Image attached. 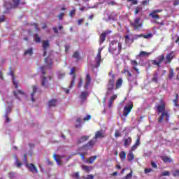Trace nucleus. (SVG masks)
I'll return each mask as SVG.
<instances>
[{"label": "nucleus", "instance_id": "nucleus-1", "mask_svg": "<svg viewBox=\"0 0 179 179\" xmlns=\"http://www.w3.org/2000/svg\"><path fill=\"white\" fill-rule=\"evenodd\" d=\"M176 58V53L172 51L168 53L165 57L164 55L162 54L161 55L157 57V60L154 59L151 61V64L152 65H156L158 66V68H160L162 66V63L164 62L165 65H167L169 64H171L173 59Z\"/></svg>", "mask_w": 179, "mask_h": 179}, {"label": "nucleus", "instance_id": "nucleus-2", "mask_svg": "<svg viewBox=\"0 0 179 179\" xmlns=\"http://www.w3.org/2000/svg\"><path fill=\"white\" fill-rule=\"evenodd\" d=\"M162 12H163V10L162 9L154 10L149 14V16L152 17V19H154L153 23H155V24H159V26H164V22L162 21L159 22V21H157L159 20V19H160V16H159V14L157 13H160Z\"/></svg>", "mask_w": 179, "mask_h": 179}, {"label": "nucleus", "instance_id": "nucleus-3", "mask_svg": "<svg viewBox=\"0 0 179 179\" xmlns=\"http://www.w3.org/2000/svg\"><path fill=\"white\" fill-rule=\"evenodd\" d=\"M54 62H52V59L50 58V57H48L45 58L44 64L45 66H41V70L43 75H45V68H48V69H51L52 68V64Z\"/></svg>", "mask_w": 179, "mask_h": 179}, {"label": "nucleus", "instance_id": "nucleus-4", "mask_svg": "<svg viewBox=\"0 0 179 179\" xmlns=\"http://www.w3.org/2000/svg\"><path fill=\"white\" fill-rule=\"evenodd\" d=\"M97 142V140H91L86 145H84L83 147L79 148L78 150H89V149H92L94 145H96V143Z\"/></svg>", "mask_w": 179, "mask_h": 179}, {"label": "nucleus", "instance_id": "nucleus-5", "mask_svg": "<svg viewBox=\"0 0 179 179\" xmlns=\"http://www.w3.org/2000/svg\"><path fill=\"white\" fill-rule=\"evenodd\" d=\"M13 6L12 3L9 2L4 3V7L9 10V9H12V8H17L19 6V3H20V0H13Z\"/></svg>", "mask_w": 179, "mask_h": 179}, {"label": "nucleus", "instance_id": "nucleus-6", "mask_svg": "<svg viewBox=\"0 0 179 179\" xmlns=\"http://www.w3.org/2000/svg\"><path fill=\"white\" fill-rule=\"evenodd\" d=\"M101 51H103L102 48L98 49V53L95 57L96 64L94 65V68H100V64L101 63Z\"/></svg>", "mask_w": 179, "mask_h": 179}, {"label": "nucleus", "instance_id": "nucleus-7", "mask_svg": "<svg viewBox=\"0 0 179 179\" xmlns=\"http://www.w3.org/2000/svg\"><path fill=\"white\" fill-rule=\"evenodd\" d=\"M75 71H76V67H73L71 69L70 75H72L73 80H72L70 85L69 86V89H72V87H73V86H75V85H76V83L75 82V80H76V74H75Z\"/></svg>", "mask_w": 179, "mask_h": 179}, {"label": "nucleus", "instance_id": "nucleus-8", "mask_svg": "<svg viewBox=\"0 0 179 179\" xmlns=\"http://www.w3.org/2000/svg\"><path fill=\"white\" fill-rule=\"evenodd\" d=\"M111 33H113L111 30H107L101 33L99 36V44H103V43L106 41V38L107 37V36H108V34H111Z\"/></svg>", "mask_w": 179, "mask_h": 179}, {"label": "nucleus", "instance_id": "nucleus-9", "mask_svg": "<svg viewBox=\"0 0 179 179\" xmlns=\"http://www.w3.org/2000/svg\"><path fill=\"white\" fill-rule=\"evenodd\" d=\"M131 27H134L135 30H138L142 27V23H141V18H136L134 22H131Z\"/></svg>", "mask_w": 179, "mask_h": 179}, {"label": "nucleus", "instance_id": "nucleus-10", "mask_svg": "<svg viewBox=\"0 0 179 179\" xmlns=\"http://www.w3.org/2000/svg\"><path fill=\"white\" fill-rule=\"evenodd\" d=\"M115 86V83H112L110 81H108V83L106 85V96H108L113 90H114V87Z\"/></svg>", "mask_w": 179, "mask_h": 179}, {"label": "nucleus", "instance_id": "nucleus-11", "mask_svg": "<svg viewBox=\"0 0 179 179\" xmlns=\"http://www.w3.org/2000/svg\"><path fill=\"white\" fill-rule=\"evenodd\" d=\"M164 117L165 121H166V122H169V120H170V114H169L167 111H166L165 113H162V115L159 116V117L158 118V122H163V121H164Z\"/></svg>", "mask_w": 179, "mask_h": 179}, {"label": "nucleus", "instance_id": "nucleus-12", "mask_svg": "<svg viewBox=\"0 0 179 179\" xmlns=\"http://www.w3.org/2000/svg\"><path fill=\"white\" fill-rule=\"evenodd\" d=\"M26 167H27L29 171L33 174H37V173H38V169H37V167H36V165L34 164H26Z\"/></svg>", "mask_w": 179, "mask_h": 179}, {"label": "nucleus", "instance_id": "nucleus-13", "mask_svg": "<svg viewBox=\"0 0 179 179\" xmlns=\"http://www.w3.org/2000/svg\"><path fill=\"white\" fill-rule=\"evenodd\" d=\"M132 108H134L133 103H131L128 106H124L123 110V115H124V117H128V115L129 114V113H131Z\"/></svg>", "mask_w": 179, "mask_h": 179}, {"label": "nucleus", "instance_id": "nucleus-14", "mask_svg": "<svg viewBox=\"0 0 179 179\" xmlns=\"http://www.w3.org/2000/svg\"><path fill=\"white\" fill-rule=\"evenodd\" d=\"M102 138H106V133H104L102 130L97 131L95 133V136L94 137V139H101Z\"/></svg>", "mask_w": 179, "mask_h": 179}, {"label": "nucleus", "instance_id": "nucleus-15", "mask_svg": "<svg viewBox=\"0 0 179 179\" xmlns=\"http://www.w3.org/2000/svg\"><path fill=\"white\" fill-rule=\"evenodd\" d=\"M41 86L44 87V89H48V86H50V84H48V80H47V77L45 76L42 77Z\"/></svg>", "mask_w": 179, "mask_h": 179}, {"label": "nucleus", "instance_id": "nucleus-16", "mask_svg": "<svg viewBox=\"0 0 179 179\" xmlns=\"http://www.w3.org/2000/svg\"><path fill=\"white\" fill-rule=\"evenodd\" d=\"M86 83L84 85V89L85 90H87L89 89V86L90 85V83H92V78L90 77V74L86 75Z\"/></svg>", "mask_w": 179, "mask_h": 179}, {"label": "nucleus", "instance_id": "nucleus-17", "mask_svg": "<svg viewBox=\"0 0 179 179\" xmlns=\"http://www.w3.org/2000/svg\"><path fill=\"white\" fill-rule=\"evenodd\" d=\"M157 110L159 113L163 114V113H166V104L164 103H162L161 105H158L157 107Z\"/></svg>", "mask_w": 179, "mask_h": 179}, {"label": "nucleus", "instance_id": "nucleus-18", "mask_svg": "<svg viewBox=\"0 0 179 179\" xmlns=\"http://www.w3.org/2000/svg\"><path fill=\"white\" fill-rule=\"evenodd\" d=\"M89 96V92H82L80 95V99H81V102L83 103V101H86V99Z\"/></svg>", "mask_w": 179, "mask_h": 179}, {"label": "nucleus", "instance_id": "nucleus-19", "mask_svg": "<svg viewBox=\"0 0 179 179\" xmlns=\"http://www.w3.org/2000/svg\"><path fill=\"white\" fill-rule=\"evenodd\" d=\"M122 83H124V80L121 78H118L115 83V90L121 89V87H122Z\"/></svg>", "mask_w": 179, "mask_h": 179}, {"label": "nucleus", "instance_id": "nucleus-20", "mask_svg": "<svg viewBox=\"0 0 179 179\" xmlns=\"http://www.w3.org/2000/svg\"><path fill=\"white\" fill-rule=\"evenodd\" d=\"M58 103V101L57 99H50L48 102V107H57V103Z\"/></svg>", "mask_w": 179, "mask_h": 179}, {"label": "nucleus", "instance_id": "nucleus-21", "mask_svg": "<svg viewBox=\"0 0 179 179\" xmlns=\"http://www.w3.org/2000/svg\"><path fill=\"white\" fill-rule=\"evenodd\" d=\"M9 73L13 78V83L14 86H15V89H17V87H19V84L17 83V81H16V77L15 76V74H13V71H10Z\"/></svg>", "mask_w": 179, "mask_h": 179}, {"label": "nucleus", "instance_id": "nucleus-22", "mask_svg": "<svg viewBox=\"0 0 179 179\" xmlns=\"http://www.w3.org/2000/svg\"><path fill=\"white\" fill-rule=\"evenodd\" d=\"M151 82H154L157 85H159V73L155 72L153 74V77L151 79Z\"/></svg>", "mask_w": 179, "mask_h": 179}, {"label": "nucleus", "instance_id": "nucleus-23", "mask_svg": "<svg viewBox=\"0 0 179 179\" xmlns=\"http://www.w3.org/2000/svg\"><path fill=\"white\" fill-rule=\"evenodd\" d=\"M109 79L108 82H112L113 83H115V75L113 71H110L108 73Z\"/></svg>", "mask_w": 179, "mask_h": 179}, {"label": "nucleus", "instance_id": "nucleus-24", "mask_svg": "<svg viewBox=\"0 0 179 179\" xmlns=\"http://www.w3.org/2000/svg\"><path fill=\"white\" fill-rule=\"evenodd\" d=\"M90 136H83L80 138H79L77 141L78 145H80V143H83V142H86L89 140Z\"/></svg>", "mask_w": 179, "mask_h": 179}, {"label": "nucleus", "instance_id": "nucleus-25", "mask_svg": "<svg viewBox=\"0 0 179 179\" xmlns=\"http://www.w3.org/2000/svg\"><path fill=\"white\" fill-rule=\"evenodd\" d=\"M76 155H78V156H80L82 160L85 161V156H86V155H87V151L85 150L84 152H82V150H78Z\"/></svg>", "mask_w": 179, "mask_h": 179}, {"label": "nucleus", "instance_id": "nucleus-26", "mask_svg": "<svg viewBox=\"0 0 179 179\" xmlns=\"http://www.w3.org/2000/svg\"><path fill=\"white\" fill-rule=\"evenodd\" d=\"M162 160L164 162V163H173V159L169 156L162 157Z\"/></svg>", "mask_w": 179, "mask_h": 179}, {"label": "nucleus", "instance_id": "nucleus-27", "mask_svg": "<svg viewBox=\"0 0 179 179\" xmlns=\"http://www.w3.org/2000/svg\"><path fill=\"white\" fill-rule=\"evenodd\" d=\"M108 51H110V52H112V54H120V50H117V47L116 46H109L108 48ZM115 51H117V52H115Z\"/></svg>", "mask_w": 179, "mask_h": 179}, {"label": "nucleus", "instance_id": "nucleus-28", "mask_svg": "<svg viewBox=\"0 0 179 179\" xmlns=\"http://www.w3.org/2000/svg\"><path fill=\"white\" fill-rule=\"evenodd\" d=\"M131 143H132V138L128 137L127 138L124 139V146L125 148L129 146V145H131Z\"/></svg>", "mask_w": 179, "mask_h": 179}, {"label": "nucleus", "instance_id": "nucleus-29", "mask_svg": "<svg viewBox=\"0 0 179 179\" xmlns=\"http://www.w3.org/2000/svg\"><path fill=\"white\" fill-rule=\"evenodd\" d=\"M33 91L32 93L31 94V101L34 102V94H36V93H37V86L34 85L32 87Z\"/></svg>", "mask_w": 179, "mask_h": 179}, {"label": "nucleus", "instance_id": "nucleus-30", "mask_svg": "<svg viewBox=\"0 0 179 179\" xmlns=\"http://www.w3.org/2000/svg\"><path fill=\"white\" fill-rule=\"evenodd\" d=\"M117 99V95L114 94L112 96L110 99H109V103H108V107L109 108H111L113 107V103H114V101Z\"/></svg>", "mask_w": 179, "mask_h": 179}, {"label": "nucleus", "instance_id": "nucleus-31", "mask_svg": "<svg viewBox=\"0 0 179 179\" xmlns=\"http://www.w3.org/2000/svg\"><path fill=\"white\" fill-rule=\"evenodd\" d=\"M27 55H29V57L33 55V48H30L24 51V57H27Z\"/></svg>", "mask_w": 179, "mask_h": 179}, {"label": "nucleus", "instance_id": "nucleus-32", "mask_svg": "<svg viewBox=\"0 0 179 179\" xmlns=\"http://www.w3.org/2000/svg\"><path fill=\"white\" fill-rule=\"evenodd\" d=\"M82 169L83 170H84V171L85 173H90V171H92V170H93V166H89L87 165H83L82 166Z\"/></svg>", "mask_w": 179, "mask_h": 179}, {"label": "nucleus", "instance_id": "nucleus-33", "mask_svg": "<svg viewBox=\"0 0 179 179\" xmlns=\"http://www.w3.org/2000/svg\"><path fill=\"white\" fill-rule=\"evenodd\" d=\"M169 79H170V80H173V78H174V69L173 68H170L169 69Z\"/></svg>", "mask_w": 179, "mask_h": 179}, {"label": "nucleus", "instance_id": "nucleus-34", "mask_svg": "<svg viewBox=\"0 0 179 179\" xmlns=\"http://www.w3.org/2000/svg\"><path fill=\"white\" fill-rule=\"evenodd\" d=\"M96 159H97V156L90 157L88 159H87L86 162H89L90 164H93V163H94L96 161Z\"/></svg>", "mask_w": 179, "mask_h": 179}, {"label": "nucleus", "instance_id": "nucleus-35", "mask_svg": "<svg viewBox=\"0 0 179 179\" xmlns=\"http://www.w3.org/2000/svg\"><path fill=\"white\" fill-rule=\"evenodd\" d=\"M82 127V118L78 117L76 120V128H80Z\"/></svg>", "mask_w": 179, "mask_h": 179}, {"label": "nucleus", "instance_id": "nucleus-36", "mask_svg": "<svg viewBox=\"0 0 179 179\" xmlns=\"http://www.w3.org/2000/svg\"><path fill=\"white\" fill-rule=\"evenodd\" d=\"M135 159V155H134V153L132 152H130L127 155V160L128 162H132Z\"/></svg>", "mask_w": 179, "mask_h": 179}, {"label": "nucleus", "instance_id": "nucleus-37", "mask_svg": "<svg viewBox=\"0 0 179 179\" xmlns=\"http://www.w3.org/2000/svg\"><path fill=\"white\" fill-rule=\"evenodd\" d=\"M73 58H75L77 61H79L80 59V55L79 54V52L76 51L72 55Z\"/></svg>", "mask_w": 179, "mask_h": 179}, {"label": "nucleus", "instance_id": "nucleus-38", "mask_svg": "<svg viewBox=\"0 0 179 179\" xmlns=\"http://www.w3.org/2000/svg\"><path fill=\"white\" fill-rule=\"evenodd\" d=\"M54 159L56 163L58 164V166H62V161L61 160V158L57 157V155H54Z\"/></svg>", "mask_w": 179, "mask_h": 179}, {"label": "nucleus", "instance_id": "nucleus-39", "mask_svg": "<svg viewBox=\"0 0 179 179\" xmlns=\"http://www.w3.org/2000/svg\"><path fill=\"white\" fill-rule=\"evenodd\" d=\"M48 50H50V45H43V57H46Z\"/></svg>", "mask_w": 179, "mask_h": 179}, {"label": "nucleus", "instance_id": "nucleus-40", "mask_svg": "<svg viewBox=\"0 0 179 179\" xmlns=\"http://www.w3.org/2000/svg\"><path fill=\"white\" fill-rule=\"evenodd\" d=\"M120 157L122 159V160H125V159H127V154L125 152L122 151L120 154Z\"/></svg>", "mask_w": 179, "mask_h": 179}, {"label": "nucleus", "instance_id": "nucleus-41", "mask_svg": "<svg viewBox=\"0 0 179 179\" xmlns=\"http://www.w3.org/2000/svg\"><path fill=\"white\" fill-rule=\"evenodd\" d=\"M148 55H150V52H145V51H141L139 53L140 57H148Z\"/></svg>", "mask_w": 179, "mask_h": 179}, {"label": "nucleus", "instance_id": "nucleus-42", "mask_svg": "<svg viewBox=\"0 0 179 179\" xmlns=\"http://www.w3.org/2000/svg\"><path fill=\"white\" fill-rule=\"evenodd\" d=\"M152 36H153L152 34H148L147 35H143V34L138 35V37H143L144 38H149L152 37Z\"/></svg>", "mask_w": 179, "mask_h": 179}, {"label": "nucleus", "instance_id": "nucleus-43", "mask_svg": "<svg viewBox=\"0 0 179 179\" xmlns=\"http://www.w3.org/2000/svg\"><path fill=\"white\" fill-rule=\"evenodd\" d=\"M83 85V78H80L77 86H78V87L79 89H80V87H82Z\"/></svg>", "mask_w": 179, "mask_h": 179}, {"label": "nucleus", "instance_id": "nucleus-44", "mask_svg": "<svg viewBox=\"0 0 179 179\" xmlns=\"http://www.w3.org/2000/svg\"><path fill=\"white\" fill-rule=\"evenodd\" d=\"M34 40H35L36 43H41V38H40V36H38V34H36L35 36H34Z\"/></svg>", "mask_w": 179, "mask_h": 179}, {"label": "nucleus", "instance_id": "nucleus-45", "mask_svg": "<svg viewBox=\"0 0 179 179\" xmlns=\"http://www.w3.org/2000/svg\"><path fill=\"white\" fill-rule=\"evenodd\" d=\"M15 165H16V167H17V169H20V167H22V163L19 162V159L17 158H16Z\"/></svg>", "mask_w": 179, "mask_h": 179}, {"label": "nucleus", "instance_id": "nucleus-46", "mask_svg": "<svg viewBox=\"0 0 179 179\" xmlns=\"http://www.w3.org/2000/svg\"><path fill=\"white\" fill-rule=\"evenodd\" d=\"M161 176L162 177H166L170 176V172L169 171H164V172L162 173Z\"/></svg>", "mask_w": 179, "mask_h": 179}, {"label": "nucleus", "instance_id": "nucleus-47", "mask_svg": "<svg viewBox=\"0 0 179 179\" xmlns=\"http://www.w3.org/2000/svg\"><path fill=\"white\" fill-rule=\"evenodd\" d=\"M152 171H153V169L151 168H145L144 169L145 174H148V173H152Z\"/></svg>", "mask_w": 179, "mask_h": 179}, {"label": "nucleus", "instance_id": "nucleus-48", "mask_svg": "<svg viewBox=\"0 0 179 179\" xmlns=\"http://www.w3.org/2000/svg\"><path fill=\"white\" fill-rule=\"evenodd\" d=\"M141 10H142V7L137 6L136 8V10H135V12H134L135 15H138V13H139V12H141Z\"/></svg>", "mask_w": 179, "mask_h": 179}, {"label": "nucleus", "instance_id": "nucleus-49", "mask_svg": "<svg viewBox=\"0 0 179 179\" xmlns=\"http://www.w3.org/2000/svg\"><path fill=\"white\" fill-rule=\"evenodd\" d=\"M173 177H179V170L176 169L172 173Z\"/></svg>", "mask_w": 179, "mask_h": 179}, {"label": "nucleus", "instance_id": "nucleus-50", "mask_svg": "<svg viewBox=\"0 0 179 179\" xmlns=\"http://www.w3.org/2000/svg\"><path fill=\"white\" fill-rule=\"evenodd\" d=\"M120 136H121V133L120 132V131L115 130V138H120Z\"/></svg>", "mask_w": 179, "mask_h": 179}, {"label": "nucleus", "instance_id": "nucleus-51", "mask_svg": "<svg viewBox=\"0 0 179 179\" xmlns=\"http://www.w3.org/2000/svg\"><path fill=\"white\" fill-rule=\"evenodd\" d=\"M92 119V116L90 115H87L85 117L83 118V121H89Z\"/></svg>", "mask_w": 179, "mask_h": 179}, {"label": "nucleus", "instance_id": "nucleus-52", "mask_svg": "<svg viewBox=\"0 0 179 179\" xmlns=\"http://www.w3.org/2000/svg\"><path fill=\"white\" fill-rule=\"evenodd\" d=\"M131 64L135 67L138 66V62L136 60H131Z\"/></svg>", "mask_w": 179, "mask_h": 179}, {"label": "nucleus", "instance_id": "nucleus-53", "mask_svg": "<svg viewBox=\"0 0 179 179\" xmlns=\"http://www.w3.org/2000/svg\"><path fill=\"white\" fill-rule=\"evenodd\" d=\"M76 13V10L75 9L71 10V11L69 13V17H72V16H73V15H75Z\"/></svg>", "mask_w": 179, "mask_h": 179}, {"label": "nucleus", "instance_id": "nucleus-54", "mask_svg": "<svg viewBox=\"0 0 179 179\" xmlns=\"http://www.w3.org/2000/svg\"><path fill=\"white\" fill-rule=\"evenodd\" d=\"M127 2H131L132 5H138L137 0H127Z\"/></svg>", "mask_w": 179, "mask_h": 179}, {"label": "nucleus", "instance_id": "nucleus-55", "mask_svg": "<svg viewBox=\"0 0 179 179\" xmlns=\"http://www.w3.org/2000/svg\"><path fill=\"white\" fill-rule=\"evenodd\" d=\"M124 71L127 73L128 78H131L132 76V73H131L130 71H129L127 69H124Z\"/></svg>", "mask_w": 179, "mask_h": 179}, {"label": "nucleus", "instance_id": "nucleus-56", "mask_svg": "<svg viewBox=\"0 0 179 179\" xmlns=\"http://www.w3.org/2000/svg\"><path fill=\"white\" fill-rule=\"evenodd\" d=\"M136 146H139V145H141V138L138 137L135 143V144Z\"/></svg>", "mask_w": 179, "mask_h": 179}, {"label": "nucleus", "instance_id": "nucleus-57", "mask_svg": "<svg viewBox=\"0 0 179 179\" xmlns=\"http://www.w3.org/2000/svg\"><path fill=\"white\" fill-rule=\"evenodd\" d=\"M73 177H74V178H76V179H80V177L79 176V172L75 173Z\"/></svg>", "mask_w": 179, "mask_h": 179}, {"label": "nucleus", "instance_id": "nucleus-58", "mask_svg": "<svg viewBox=\"0 0 179 179\" xmlns=\"http://www.w3.org/2000/svg\"><path fill=\"white\" fill-rule=\"evenodd\" d=\"M8 176H9V178H10V179L15 178V173H13V172H10L8 173Z\"/></svg>", "mask_w": 179, "mask_h": 179}, {"label": "nucleus", "instance_id": "nucleus-59", "mask_svg": "<svg viewBox=\"0 0 179 179\" xmlns=\"http://www.w3.org/2000/svg\"><path fill=\"white\" fill-rule=\"evenodd\" d=\"M64 15H65V14H64V13H60V14L58 15V19H59V20H62V19H63Z\"/></svg>", "mask_w": 179, "mask_h": 179}, {"label": "nucleus", "instance_id": "nucleus-60", "mask_svg": "<svg viewBox=\"0 0 179 179\" xmlns=\"http://www.w3.org/2000/svg\"><path fill=\"white\" fill-rule=\"evenodd\" d=\"M136 149H138V145H136V144L133 145L131 146V151L134 152L135 150H136Z\"/></svg>", "mask_w": 179, "mask_h": 179}, {"label": "nucleus", "instance_id": "nucleus-61", "mask_svg": "<svg viewBox=\"0 0 179 179\" xmlns=\"http://www.w3.org/2000/svg\"><path fill=\"white\" fill-rule=\"evenodd\" d=\"M42 45H50V42L48 41H43Z\"/></svg>", "mask_w": 179, "mask_h": 179}, {"label": "nucleus", "instance_id": "nucleus-62", "mask_svg": "<svg viewBox=\"0 0 179 179\" xmlns=\"http://www.w3.org/2000/svg\"><path fill=\"white\" fill-rule=\"evenodd\" d=\"M151 166L153 169H157V164H156V163L155 162H151Z\"/></svg>", "mask_w": 179, "mask_h": 179}, {"label": "nucleus", "instance_id": "nucleus-63", "mask_svg": "<svg viewBox=\"0 0 179 179\" xmlns=\"http://www.w3.org/2000/svg\"><path fill=\"white\" fill-rule=\"evenodd\" d=\"M94 175H88L86 179H94Z\"/></svg>", "mask_w": 179, "mask_h": 179}, {"label": "nucleus", "instance_id": "nucleus-64", "mask_svg": "<svg viewBox=\"0 0 179 179\" xmlns=\"http://www.w3.org/2000/svg\"><path fill=\"white\" fill-rule=\"evenodd\" d=\"M176 71H179V67H177V68H176ZM176 79H177V80H179V71H178V73H177Z\"/></svg>", "mask_w": 179, "mask_h": 179}]
</instances>
